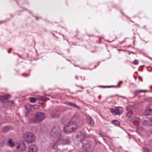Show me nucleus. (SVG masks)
Returning <instances> with one entry per match:
<instances>
[{
	"mask_svg": "<svg viewBox=\"0 0 152 152\" xmlns=\"http://www.w3.org/2000/svg\"><path fill=\"white\" fill-rule=\"evenodd\" d=\"M23 139L28 143H33L36 139L34 134L30 132H27L23 134Z\"/></svg>",
	"mask_w": 152,
	"mask_h": 152,
	"instance_id": "f257e3e1",
	"label": "nucleus"
},
{
	"mask_svg": "<svg viewBox=\"0 0 152 152\" xmlns=\"http://www.w3.org/2000/svg\"><path fill=\"white\" fill-rule=\"evenodd\" d=\"M50 135L52 137H56L58 140L62 137V132L60 128L55 126L52 127Z\"/></svg>",
	"mask_w": 152,
	"mask_h": 152,
	"instance_id": "f03ea898",
	"label": "nucleus"
},
{
	"mask_svg": "<svg viewBox=\"0 0 152 152\" xmlns=\"http://www.w3.org/2000/svg\"><path fill=\"white\" fill-rule=\"evenodd\" d=\"M77 138H80V140L83 143V148L86 150L87 151L90 152L92 151V150H90V148L89 147V145L86 142H84V140L85 139L84 134V133L82 132H79L78 135L76 136Z\"/></svg>",
	"mask_w": 152,
	"mask_h": 152,
	"instance_id": "7ed1b4c3",
	"label": "nucleus"
},
{
	"mask_svg": "<svg viewBox=\"0 0 152 152\" xmlns=\"http://www.w3.org/2000/svg\"><path fill=\"white\" fill-rule=\"evenodd\" d=\"M77 126V124L75 122L71 121L68 123L64 127V130L67 132H71L76 129Z\"/></svg>",
	"mask_w": 152,
	"mask_h": 152,
	"instance_id": "20e7f679",
	"label": "nucleus"
},
{
	"mask_svg": "<svg viewBox=\"0 0 152 152\" xmlns=\"http://www.w3.org/2000/svg\"><path fill=\"white\" fill-rule=\"evenodd\" d=\"M110 111L115 116L117 115H120L123 112L124 109L122 107H119L115 109L112 108L110 109Z\"/></svg>",
	"mask_w": 152,
	"mask_h": 152,
	"instance_id": "39448f33",
	"label": "nucleus"
},
{
	"mask_svg": "<svg viewBox=\"0 0 152 152\" xmlns=\"http://www.w3.org/2000/svg\"><path fill=\"white\" fill-rule=\"evenodd\" d=\"M45 114L42 112H38L35 115V119L37 121H42L45 118Z\"/></svg>",
	"mask_w": 152,
	"mask_h": 152,
	"instance_id": "423d86ee",
	"label": "nucleus"
},
{
	"mask_svg": "<svg viewBox=\"0 0 152 152\" xmlns=\"http://www.w3.org/2000/svg\"><path fill=\"white\" fill-rule=\"evenodd\" d=\"M11 96L10 94L0 96V101L3 104L5 103L8 101V99L10 98Z\"/></svg>",
	"mask_w": 152,
	"mask_h": 152,
	"instance_id": "0eeeda50",
	"label": "nucleus"
},
{
	"mask_svg": "<svg viewBox=\"0 0 152 152\" xmlns=\"http://www.w3.org/2000/svg\"><path fill=\"white\" fill-rule=\"evenodd\" d=\"M62 137L58 140L57 143L63 144H69V143L70 140L69 138L66 137L62 139Z\"/></svg>",
	"mask_w": 152,
	"mask_h": 152,
	"instance_id": "6e6552de",
	"label": "nucleus"
},
{
	"mask_svg": "<svg viewBox=\"0 0 152 152\" xmlns=\"http://www.w3.org/2000/svg\"><path fill=\"white\" fill-rule=\"evenodd\" d=\"M16 148L19 151H24L26 149V146L24 142L22 141L17 146Z\"/></svg>",
	"mask_w": 152,
	"mask_h": 152,
	"instance_id": "1a4fd4ad",
	"label": "nucleus"
},
{
	"mask_svg": "<svg viewBox=\"0 0 152 152\" xmlns=\"http://www.w3.org/2000/svg\"><path fill=\"white\" fill-rule=\"evenodd\" d=\"M86 119L87 123L90 125L91 126L94 125V122L93 120L91 118L89 115L86 116Z\"/></svg>",
	"mask_w": 152,
	"mask_h": 152,
	"instance_id": "9d476101",
	"label": "nucleus"
},
{
	"mask_svg": "<svg viewBox=\"0 0 152 152\" xmlns=\"http://www.w3.org/2000/svg\"><path fill=\"white\" fill-rule=\"evenodd\" d=\"M37 148L34 145H31L29 148V152H37Z\"/></svg>",
	"mask_w": 152,
	"mask_h": 152,
	"instance_id": "9b49d317",
	"label": "nucleus"
},
{
	"mask_svg": "<svg viewBox=\"0 0 152 152\" xmlns=\"http://www.w3.org/2000/svg\"><path fill=\"white\" fill-rule=\"evenodd\" d=\"M152 114V110L150 108H148L145 111L144 114V115H150Z\"/></svg>",
	"mask_w": 152,
	"mask_h": 152,
	"instance_id": "f8f14e48",
	"label": "nucleus"
},
{
	"mask_svg": "<svg viewBox=\"0 0 152 152\" xmlns=\"http://www.w3.org/2000/svg\"><path fill=\"white\" fill-rule=\"evenodd\" d=\"M151 119L144 120L143 122V125L145 126L151 125Z\"/></svg>",
	"mask_w": 152,
	"mask_h": 152,
	"instance_id": "ddd939ff",
	"label": "nucleus"
},
{
	"mask_svg": "<svg viewBox=\"0 0 152 152\" xmlns=\"http://www.w3.org/2000/svg\"><path fill=\"white\" fill-rule=\"evenodd\" d=\"M66 104L69 106L74 107L75 108H77V109H79L80 108V106L76 104L75 103L71 102H66Z\"/></svg>",
	"mask_w": 152,
	"mask_h": 152,
	"instance_id": "4468645a",
	"label": "nucleus"
},
{
	"mask_svg": "<svg viewBox=\"0 0 152 152\" xmlns=\"http://www.w3.org/2000/svg\"><path fill=\"white\" fill-rule=\"evenodd\" d=\"M147 91L146 90H136L134 93V94L135 95H137L139 94L142 92H145Z\"/></svg>",
	"mask_w": 152,
	"mask_h": 152,
	"instance_id": "2eb2a0df",
	"label": "nucleus"
},
{
	"mask_svg": "<svg viewBox=\"0 0 152 152\" xmlns=\"http://www.w3.org/2000/svg\"><path fill=\"white\" fill-rule=\"evenodd\" d=\"M133 107L132 105H129L127 107V111L131 112V111L133 110Z\"/></svg>",
	"mask_w": 152,
	"mask_h": 152,
	"instance_id": "dca6fc26",
	"label": "nucleus"
},
{
	"mask_svg": "<svg viewBox=\"0 0 152 152\" xmlns=\"http://www.w3.org/2000/svg\"><path fill=\"white\" fill-rule=\"evenodd\" d=\"M8 145L10 147H12L14 146V143L12 142V140L11 139H9L8 142Z\"/></svg>",
	"mask_w": 152,
	"mask_h": 152,
	"instance_id": "f3484780",
	"label": "nucleus"
},
{
	"mask_svg": "<svg viewBox=\"0 0 152 152\" xmlns=\"http://www.w3.org/2000/svg\"><path fill=\"white\" fill-rule=\"evenodd\" d=\"M112 123L115 126H118L120 124V122L117 120H114L112 121Z\"/></svg>",
	"mask_w": 152,
	"mask_h": 152,
	"instance_id": "a211bd4d",
	"label": "nucleus"
},
{
	"mask_svg": "<svg viewBox=\"0 0 152 152\" xmlns=\"http://www.w3.org/2000/svg\"><path fill=\"white\" fill-rule=\"evenodd\" d=\"M132 114L131 112L128 111L126 115V117L129 118L132 116Z\"/></svg>",
	"mask_w": 152,
	"mask_h": 152,
	"instance_id": "6ab92c4d",
	"label": "nucleus"
},
{
	"mask_svg": "<svg viewBox=\"0 0 152 152\" xmlns=\"http://www.w3.org/2000/svg\"><path fill=\"white\" fill-rule=\"evenodd\" d=\"M30 101L31 102L34 103L36 101V99L34 98L31 97L29 98Z\"/></svg>",
	"mask_w": 152,
	"mask_h": 152,
	"instance_id": "aec40b11",
	"label": "nucleus"
},
{
	"mask_svg": "<svg viewBox=\"0 0 152 152\" xmlns=\"http://www.w3.org/2000/svg\"><path fill=\"white\" fill-rule=\"evenodd\" d=\"M26 108L27 111L29 112L31 111V107L29 105H27L26 106Z\"/></svg>",
	"mask_w": 152,
	"mask_h": 152,
	"instance_id": "412c9836",
	"label": "nucleus"
},
{
	"mask_svg": "<svg viewBox=\"0 0 152 152\" xmlns=\"http://www.w3.org/2000/svg\"><path fill=\"white\" fill-rule=\"evenodd\" d=\"M133 120L135 121L139 122V121H140V119L139 117H135L133 118Z\"/></svg>",
	"mask_w": 152,
	"mask_h": 152,
	"instance_id": "4be33fe9",
	"label": "nucleus"
},
{
	"mask_svg": "<svg viewBox=\"0 0 152 152\" xmlns=\"http://www.w3.org/2000/svg\"><path fill=\"white\" fill-rule=\"evenodd\" d=\"M9 130V128L7 126L3 128V130L4 132H7Z\"/></svg>",
	"mask_w": 152,
	"mask_h": 152,
	"instance_id": "5701e85b",
	"label": "nucleus"
},
{
	"mask_svg": "<svg viewBox=\"0 0 152 152\" xmlns=\"http://www.w3.org/2000/svg\"><path fill=\"white\" fill-rule=\"evenodd\" d=\"M143 152H152V151L147 148L144 149L143 150Z\"/></svg>",
	"mask_w": 152,
	"mask_h": 152,
	"instance_id": "b1692460",
	"label": "nucleus"
},
{
	"mask_svg": "<svg viewBox=\"0 0 152 152\" xmlns=\"http://www.w3.org/2000/svg\"><path fill=\"white\" fill-rule=\"evenodd\" d=\"M139 62L137 60H135L133 61V64L134 65H137L138 64Z\"/></svg>",
	"mask_w": 152,
	"mask_h": 152,
	"instance_id": "393cba45",
	"label": "nucleus"
},
{
	"mask_svg": "<svg viewBox=\"0 0 152 152\" xmlns=\"http://www.w3.org/2000/svg\"><path fill=\"white\" fill-rule=\"evenodd\" d=\"M21 75L23 77L28 76L29 75V73H28L26 74V75H25L24 74H22Z\"/></svg>",
	"mask_w": 152,
	"mask_h": 152,
	"instance_id": "a878e982",
	"label": "nucleus"
},
{
	"mask_svg": "<svg viewBox=\"0 0 152 152\" xmlns=\"http://www.w3.org/2000/svg\"><path fill=\"white\" fill-rule=\"evenodd\" d=\"M8 102L9 103H10L11 104H12L14 103V102L12 100H10L9 101H8Z\"/></svg>",
	"mask_w": 152,
	"mask_h": 152,
	"instance_id": "bb28decb",
	"label": "nucleus"
},
{
	"mask_svg": "<svg viewBox=\"0 0 152 152\" xmlns=\"http://www.w3.org/2000/svg\"><path fill=\"white\" fill-rule=\"evenodd\" d=\"M123 83V81H120V82L118 83V85H119V84H120V83Z\"/></svg>",
	"mask_w": 152,
	"mask_h": 152,
	"instance_id": "cd10ccee",
	"label": "nucleus"
},
{
	"mask_svg": "<svg viewBox=\"0 0 152 152\" xmlns=\"http://www.w3.org/2000/svg\"><path fill=\"white\" fill-rule=\"evenodd\" d=\"M43 97H41V99H40L41 100H43Z\"/></svg>",
	"mask_w": 152,
	"mask_h": 152,
	"instance_id": "c85d7f7f",
	"label": "nucleus"
},
{
	"mask_svg": "<svg viewBox=\"0 0 152 152\" xmlns=\"http://www.w3.org/2000/svg\"><path fill=\"white\" fill-rule=\"evenodd\" d=\"M112 86H107V87H108V88H110V87H112Z\"/></svg>",
	"mask_w": 152,
	"mask_h": 152,
	"instance_id": "c756f323",
	"label": "nucleus"
},
{
	"mask_svg": "<svg viewBox=\"0 0 152 152\" xmlns=\"http://www.w3.org/2000/svg\"><path fill=\"white\" fill-rule=\"evenodd\" d=\"M128 152V151H125V150H124V151H123V152Z\"/></svg>",
	"mask_w": 152,
	"mask_h": 152,
	"instance_id": "7c9ffc66",
	"label": "nucleus"
},
{
	"mask_svg": "<svg viewBox=\"0 0 152 152\" xmlns=\"http://www.w3.org/2000/svg\"><path fill=\"white\" fill-rule=\"evenodd\" d=\"M14 152H19V151H14Z\"/></svg>",
	"mask_w": 152,
	"mask_h": 152,
	"instance_id": "2f4dec72",
	"label": "nucleus"
},
{
	"mask_svg": "<svg viewBox=\"0 0 152 152\" xmlns=\"http://www.w3.org/2000/svg\"><path fill=\"white\" fill-rule=\"evenodd\" d=\"M75 78H76V79H77V76H76L75 77Z\"/></svg>",
	"mask_w": 152,
	"mask_h": 152,
	"instance_id": "473e14b6",
	"label": "nucleus"
},
{
	"mask_svg": "<svg viewBox=\"0 0 152 152\" xmlns=\"http://www.w3.org/2000/svg\"><path fill=\"white\" fill-rule=\"evenodd\" d=\"M8 53H10V51H9V50H8Z\"/></svg>",
	"mask_w": 152,
	"mask_h": 152,
	"instance_id": "72a5a7b5",
	"label": "nucleus"
},
{
	"mask_svg": "<svg viewBox=\"0 0 152 152\" xmlns=\"http://www.w3.org/2000/svg\"><path fill=\"white\" fill-rule=\"evenodd\" d=\"M148 58L151 59H152L150 57H149Z\"/></svg>",
	"mask_w": 152,
	"mask_h": 152,
	"instance_id": "f704fd0d",
	"label": "nucleus"
},
{
	"mask_svg": "<svg viewBox=\"0 0 152 152\" xmlns=\"http://www.w3.org/2000/svg\"><path fill=\"white\" fill-rule=\"evenodd\" d=\"M151 121L152 122V118L151 119Z\"/></svg>",
	"mask_w": 152,
	"mask_h": 152,
	"instance_id": "c9c22d12",
	"label": "nucleus"
},
{
	"mask_svg": "<svg viewBox=\"0 0 152 152\" xmlns=\"http://www.w3.org/2000/svg\"><path fill=\"white\" fill-rule=\"evenodd\" d=\"M81 88H82V89H83V87H81Z\"/></svg>",
	"mask_w": 152,
	"mask_h": 152,
	"instance_id": "e433bc0d",
	"label": "nucleus"
},
{
	"mask_svg": "<svg viewBox=\"0 0 152 152\" xmlns=\"http://www.w3.org/2000/svg\"><path fill=\"white\" fill-rule=\"evenodd\" d=\"M9 49H10V50H11V49H11V48H10Z\"/></svg>",
	"mask_w": 152,
	"mask_h": 152,
	"instance_id": "4c0bfd02",
	"label": "nucleus"
},
{
	"mask_svg": "<svg viewBox=\"0 0 152 152\" xmlns=\"http://www.w3.org/2000/svg\"><path fill=\"white\" fill-rule=\"evenodd\" d=\"M151 132H152V130H151Z\"/></svg>",
	"mask_w": 152,
	"mask_h": 152,
	"instance_id": "58836bf2",
	"label": "nucleus"
}]
</instances>
